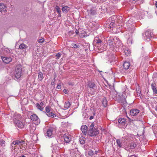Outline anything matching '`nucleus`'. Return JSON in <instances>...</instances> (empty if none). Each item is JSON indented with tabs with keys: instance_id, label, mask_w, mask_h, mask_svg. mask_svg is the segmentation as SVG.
<instances>
[{
	"instance_id": "nucleus-26",
	"label": "nucleus",
	"mask_w": 157,
	"mask_h": 157,
	"mask_svg": "<svg viewBox=\"0 0 157 157\" xmlns=\"http://www.w3.org/2000/svg\"><path fill=\"white\" fill-rule=\"evenodd\" d=\"M43 78V73L41 71L39 72L38 75V79L40 81H41Z\"/></svg>"
},
{
	"instance_id": "nucleus-16",
	"label": "nucleus",
	"mask_w": 157,
	"mask_h": 157,
	"mask_svg": "<svg viewBox=\"0 0 157 157\" xmlns=\"http://www.w3.org/2000/svg\"><path fill=\"white\" fill-rule=\"evenodd\" d=\"M2 59L3 61L6 63H8L12 61V59L10 57H3Z\"/></svg>"
},
{
	"instance_id": "nucleus-57",
	"label": "nucleus",
	"mask_w": 157,
	"mask_h": 157,
	"mask_svg": "<svg viewBox=\"0 0 157 157\" xmlns=\"http://www.w3.org/2000/svg\"><path fill=\"white\" fill-rule=\"evenodd\" d=\"M54 84V82H51V84L52 85H53V84Z\"/></svg>"
},
{
	"instance_id": "nucleus-1",
	"label": "nucleus",
	"mask_w": 157,
	"mask_h": 157,
	"mask_svg": "<svg viewBox=\"0 0 157 157\" xmlns=\"http://www.w3.org/2000/svg\"><path fill=\"white\" fill-rule=\"evenodd\" d=\"M108 41L109 45L112 47H119L121 44L119 39L116 37L110 36L108 39Z\"/></svg>"
},
{
	"instance_id": "nucleus-21",
	"label": "nucleus",
	"mask_w": 157,
	"mask_h": 157,
	"mask_svg": "<svg viewBox=\"0 0 157 157\" xmlns=\"http://www.w3.org/2000/svg\"><path fill=\"white\" fill-rule=\"evenodd\" d=\"M130 66V64L129 62H125L123 65L124 68L125 70L128 69Z\"/></svg>"
},
{
	"instance_id": "nucleus-19",
	"label": "nucleus",
	"mask_w": 157,
	"mask_h": 157,
	"mask_svg": "<svg viewBox=\"0 0 157 157\" xmlns=\"http://www.w3.org/2000/svg\"><path fill=\"white\" fill-rule=\"evenodd\" d=\"M6 6L3 3H0V12H2L3 11L5 12L6 11Z\"/></svg>"
},
{
	"instance_id": "nucleus-36",
	"label": "nucleus",
	"mask_w": 157,
	"mask_h": 157,
	"mask_svg": "<svg viewBox=\"0 0 157 157\" xmlns=\"http://www.w3.org/2000/svg\"><path fill=\"white\" fill-rule=\"evenodd\" d=\"M93 2H95L96 3H100L101 2H103L105 1V0H91Z\"/></svg>"
},
{
	"instance_id": "nucleus-38",
	"label": "nucleus",
	"mask_w": 157,
	"mask_h": 157,
	"mask_svg": "<svg viewBox=\"0 0 157 157\" xmlns=\"http://www.w3.org/2000/svg\"><path fill=\"white\" fill-rule=\"evenodd\" d=\"M124 52L125 55L126 56H128V55L130 54V52L129 50L125 49L124 51Z\"/></svg>"
},
{
	"instance_id": "nucleus-2",
	"label": "nucleus",
	"mask_w": 157,
	"mask_h": 157,
	"mask_svg": "<svg viewBox=\"0 0 157 157\" xmlns=\"http://www.w3.org/2000/svg\"><path fill=\"white\" fill-rule=\"evenodd\" d=\"M116 17L114 16H113L109 18L106 21L107 27L111 29L113 27H114L115 23L116 21Z\"/></svg>"
},
{
	"instance_id": "nucleus-37",
	"label": "nucleus",
	"mask_w": 157,
	"mask_h": 157,
	"mask_svg": "<svg viewBox=\"0 0 157 157\" xmlns=\"http://www.w3.org/2000/svg\"><path fill=\"white\" fill-rule=\"evenodd\" d=\"M72 45L73 47L75 48H78L80 47L79 44L78 43L77 44H73Z\"/></svg>"
},
{
	"instance_id": "nucleus-14",
	"label": "nucleus",
	"mask_w": 157,
	"mask_h": 157,
	"mask_svg": "<svg viewBox=\"0 0 157 157\" xmlns=\"http://www.w3.org/2000/svg\"><path fill=\"white\" fill-rule=\"evenodd\" d=\"M18 146L20 147V148L21 149L20 144V140H16L13 141L12 142V144L11 145V149L14 150L15 149L16 146Z\"/></svg>"
},
{
	"instance_id": "nucleus-23",
	"label": "nucleus",
	"mask_w": 157,
	"mask_h": 157,
	"mask_svg": "<svg viewBox=\"0 0 157 157\" xmlns=\"http://www.w3.org/2000/svg\"><path fill=\"white\" fill-rule=\"evenodd\" d=\"M70 10V8L68 6H64L62 8V11L64 13H67Z\"/></svg>"
},
{
	"instance_id": "nucleus-56",
	"label": "nucleus",
	"mask_w": 157,
	"mask_h": 157,
	"mask_svg": "<svg viewBox=\"0 0 157 157\" xmlns=\"http://www.w3.org/2000/svg\"><path fill=\"white\" fill-rule=\"evenodd\" d=\"M76 33L77 34H78V30H76Z\"/></svg>"
},
{
	"instance_id": "nucleus-50",
	"label": "nucleus",
	"mask_w": 157,
	"mask_h": 157,
	"mask_svg": "<svg viewBox=\"0 0 157 157\" xmlns=\"http://www.w3.org/2000/svg\"><path fill=\"white\" fill-rule=\"evenodd\" d=\"M94 118V117L93 116H90L89 117V119L90 120H91L92 119Z\"/></svg>"
},
{
	"instance_id": "nucleus-44",
	"label": "nucleus",
	"mask_w": 157,
	"mask_h": 157,
	"mask_svg": "<svg viewBox=\"0 0 157 157\" xmlns=\"http://www.w3.org/2000/svg\"><path fill=\"white\" fill-rule=\"evenodd\" d=\"M25 142L24 141L22 140H20V144L21 146H22L24 144H25Z\"/></svg>"
},
{
	"instance_id": "nucleus-51",
	"label": "nucleus",
	"mask_w": 157,
	"mask_h": 157,
	"mask_svg": "<svg viewBox=\"0 0 157 157\" xmlns=\"http://www.w3.org/2000/svg\"><path fill=\"white\" fill-rule=\"evenodd\" d=\"M63 92L65 94H67V92L66 90L64 89L63 90Z\"/></svg>"
},
{
	"instance_id": "nucleus-59",
	"label": "nucleus",
	"mask_w": 157,
	"mask_h": 157,
	"mask_svg": "<svg viewBox=\"0 0 157 157\" xmlns=\"http://www.w3.org/2000/svg\"><path fill=\"white\" fill-rule=\"evenodd\" d=\"M21 157H25V156L24 155H22V156H21Z\"/></svg>"
},
{
	"instance_id": "nucleus-9",
	"label": "nucleus",
	"mask_w": 157,
	"mask_h": 157,
	"mask_svg": "<svg viewBox=\"0 0 157 157\" xmlns=\"http://www.w3.org/2000/svg\"><path fill=\"white\" fill-rule=\"evenodd\" d=\"M99 133V131L97 128H94L92 130H89L88 134L90 136H94L97 135Z\"/></svg>"
},
{
	"instance_id": "nucleus-11",
	"label": "nucleus",
	"mask_w": 157,
	"mask_h": 157,
	"mask_svg": "<svg viewBox=\"0 0 157 157\" xmlns=\"http://www.w3.org/2000/svg\"><path fill=\"white\" fill-rule=\"evenodd\" d=\"M30 118L31 120L35 122V124H38L40 122V119L38 118V116L35 114H34L31 116Z\"/></svg>"
},
{
	"instance_id": "nucleus-25",
	"label": "nucleus",
	"mask_w": 157,
	"mask_h": 157,
	"mask_svg": "<svg viewBox=\"0 0 157 157\" xmlns=\"http://www.w3.org/2000/svg\"><path fill=\"white\" fill-rule=\"evenodd\" d=\"M89 13L92 15H95L96 13V10L95 8L93 7L90 9Z\"/></svg>"
},
{
	"instance_id": "nucleus-33",
	"label": "nucleus",
	"mask_w": 157,
	"mask_h": 157,
	"mask_svg": "<svg viewBox=\"0 0 157 157\" xmlns=\"http://www.w3.org/2000/svg\"><path fill=\"white\" fill-rule=\"evenodd\" d=\"M56 12L59 14V16H61V10L59 6H56L55 7Z\"/></svg>"
},
{
	"instance_id": "nucleus-30",
	"label": "nucleus",
	"mask_w": 157,
	"mask_h": 157,
	"mask_svg": "<svg viewBox=\"0 0 157 157\" xmlns=\"http://www.w3.org/2000/svg\"><path fill=\"white\" fill-rule=\"evenodd\" d=\"M71 105V104L70 102L68 101H67L65 102L64 107L66 109H67L70 107Z\"/></svg>"
},
{
	"instance_id": "nucleus-43",
	"label": "nucleus",
	"mask_w": 157,
	"mask_h": 157,
	"mask_svg": "<svg viewBox=\"0 0 157 157\" xmlns=\"http://www.w3.org/2000/svg\"><path fill=\"white\" fill-rule=\"evenodd\" d=\"M45 110L46 113H49L50 112L49 107V106H47L46 107Z\"/></svg>"
},
{
	"instance_id": "nucleus-17",
	"label": "nucleus",
	"mask_w": 157,
	"mask_h": 157,
	"mask_svg": "<svg viewBox=\"0 0 157 157\" xmlns=\"http://www.w3.org/2000/svg\"><path fill=\"white\" fill-rule=\"evenodd\" d=\"M63 137L65 142L67 143H69L71 140V136L69 135L65 134Z\"/></svg>"
},
{
	"instance_id": "nucleus-31",
	"label": "nucleus",
	"mask_w": 157,
	"mask_h": 157,
	"mask_svg": "<svg viewBox=\"0 0 157 157\" xmlns=\"http://www.w3.org/2000/svg\"><path fill=\"white\" fill-rule=\"evenodd\" d=\"M85 140H86V139L84 137H81L80 138L79 140V141L80 142V143L81 144H84V143H85Z\"/></svg>"
},
{
	"instance_id": "nucleus-29",
	"label": "nucleus",
	"mask_w": 157,
	"mask_h": 157,
	"mask_svg": "<svg viewBox=\"0 0 157 157\" xmlns=\"http://www.w3.org/2000/svg\"><path fill=\"white\" fill-rule=\"evenodd\" d=\"M151 88L153 90L154 94L155 95L157 94V90L155 86L153 84H152L151 85Z\"/></svg>"
},
{
	"instance_id": "nucleus-58",
	"label": "nucleus",
	"mask_w": 157,
	"mask_h": 157,
	"mask_svg": "<svg viewBox=\"0 0 157 157\" xmlns=\"http://www.w3.org/2000/svg\"><path fill=\"white\" fill-rule=\"evenodd\" d=\"M112 42H113V43H114V40H112Z\"/></svg>"
},
{
	"instance_id": "nucleus-15",
	"label": "nucleus",
	"mask_w": 157,
	"mask_h": 157,
	"mask_svg": "<svg viewBox=\"0 0 157 157\" xmlns=\"http://www.w3.org/2000/svg\"><path fill=\"white\" fill-rule=\"evenodd\" d=\"M13 118L14 122L15 120H21L22 116L20 114L16 113L13 114Z\"/></svg>"
},
{
	"instance_id": "nucleus-35",
	"label": "nucleus",
	"mask_w": 157,
	"mask_h": 157,
	"mask_svg": "<svg viewBox=\"0 0 157 157\" xmlns=\"http://www.w3.org/2000/svg\"><path fill=\"white\" fill-rule=\"evenodd\" d=\"M37 108L41 111L43 110L44 109V107H42L39 104L37 103L36 104Z\"/></svg>"
},
{
	"instance_id": "nucleus-24",
	"label": "nucleus",
	"mask_w": 157,
	"mask_h": 157,
	"mask_svg": "<svg viewBox=\"0 0 157 157\" xmlns=\"http://www.w3.org/2000/svg\"><path fill=\"white\" fill-rule=\"evenodd\" d=\"M116 143H117V144L118 145V146L120 147H122L123 146V142L121 141V140L120 139H117L116 140Z\"/></svg>"
},
{
	"instance_id": "nucleus-48",
	"label": "nucleus",
	"mask_w": 157,
	"mask_h": 157,
	"mask_svg": "<svg viewBox=\"0 0 157 157\" xmlns=\"http://www.w3.org/2000/svg\"><path fill=\"white\" fill-rule=\"evenodd\" d=\"M61 86L59 85V84H58L57 85V89H60L61 88Z\"/></svg>"
},
{
	"instance_id": "nucleus-13",
	"label": "nucleus",
	"mask_w": 157,
	"mask_h": 157,
	"mask_svg": "<svg viewBox=\"0 0 157 157\" xmlns=\"http://www.w3.org/2000/svg\"><path fill=\"white\" fill-rule=\"evenodd\" d=\"M140 112V110L137 109H132L130 112V115L132 116H137Z\"/></svg>"
},
{
	"instance_id": "nucleus-40",
	"label": "nucleus",
	"mask_w": 157,
	"mask_h": 157,
	"mask_svg": "<svg viewBox=\"0 0 157 157\" xmlns=\"http://www.w3.org/2000/svg\"><path fill=\"white\" fill-rule=\"evenodd\" d=\"M119 102L120 103H121L123 104H125L126 103V101L125 98L119 101Z\"/></svg>"
},
{
	"instance_id": "nucleus-4",
	"label": "nucleus",
	"mask_w": 157,
	"mask_h": 157,
	"mask_svg": "<svg viewBox=\"0 0 157 157\" xmlns=\"http://www.w3.org/2000/svg\"><path fill=\"white\" fill-rule=\"evenodd\" d=\"M22 68L20 65H17L15 69V76L17 78H19L21 75Z\"/></svg>"
},
{
	"instance_id": "nucleus-18",
	"label": "nucleus",
	"mask_w": 157,
	"mask_h": 157,
	"mask_svg": "<svg viewBox=\"0 0 157 157\" xmlns=\"http://www.w3.org/2000/svg\"><path fill=\"white\" fill-rule=\"evenodd\" d=\"M128 147L132 149L134 148L136 146V143L131 141L130 143L128 144Z\"/></svg>"
},
{
	"instance_id": "nucleus-60",
	"label": "nucleus",
	"mask_w": 157,
	"mask_h": 157,
	"mask_svg": "<svg viewBox=\"0 0 157 157\" xmlns=\"http://www.w3.org/2000/svg\"><path fill=\"white\" fill-rule=\"evenodd\" d=\"M97 153V151H95V153H96V154Z\"/></svg>"
},
{
	"instance_id": "nucleus-49",
	"label": "nucleus",
	"mask_w": 157,
	"mask_h": 157,
	"mask_svg": "<svg viewBox=\"0 0 157 157\" xmlns=\"http://www.w3.org/2000/svg\"><path fill=\"white\" fill-rule=\"evenodd\" d=\"M142 119L141 118H136V119H135V120H138L139 121H141Z\"/></svg>"
},
{
	"instance_id": "nucleus-3",
	"label": "nucleus",
	"mask_w": 157,
	"mask_h": 157,
	"mask_svg": "<svg viewBox=\"0 0 157 157\" xmlns=\"http://www.w3.org/2000/svg\"><path fill=\"white\" fill-rule=\"evenodd\" d=\"M54 128L52 127H48L47 128L44 129V132L45 136L49 138L52 137L53 133L54 132Z\"/></svg>"
},
{
	"instance_id": "nucleus-54",
	"label": "nucleus",
	"mask_w": 157,
	"mask_h": 157,
	"mask_svg": "<svg viewBox=\"0 0 157 157\" xmlns=\"http://www.w3.org/2000/svg\"><path fill=\"white\" fill-rule=\"evenodd\" d=\"M86 36L84 34L83 35H81V36L82 37H84Z\"/></svg>"
},
{
	"instance_id": "nucleus-6",
	"label": "nucleus",
	"mask_w": 157,
	"mask_h": 157,
	"mask_svg": "<svg viewBox=\"0 0 157 157\" xmlns=\"http://www.w3.org/2000/svg\"><path fill=\"white\" fill-rule=\"evenodd\" d=\"M93 43L94 45L97 47L98 49H101V46L103 44L102 40L97 37L95 38Z\"/></svg>"
},
{
	"instance_id": "nucleus-53",
	"label": "nucleus",
	"mask_w": 157,
	"mask_h": 157,
	"mask_svg": "<svg viewBox=\"0 0 157 157\" xmlns=\"http://www.w3.org/2000/svg\"><path fill=\"white\" fill-rule=\"evenodd\" d=\"M128 157H137L135 155H132L131 156H128Z\"/></svg>"
},
{
	"instance_id": "nucleus-55",
	"label": "nucleus",
	"mask_w": 157,
	"mask_h": 157,
	"mask_svg": "<svg viewBox=\"0 0 157 157\" xmlns=\"http://www.w3.org/2000/svg\"><path fill=\"white\" fill-rule=\"evenodd\" d=\"M155 6L157 8V1H156L155 2Z\"/></svg>"
},
{
	"instance_id": "nucleus-10",
	"label": "nucleus",
	"mask_w": 157,
	"mask_h": 157,
	"mask_svg": "<svg viewBox=\"0 0 157 157\" xmlns=\"http://www.w3.org/2000/svg\"><path fill=\"white\" fill-rule=\"evenodd\" d=\"M87 85L90 89H92L91 90L92 91L91 92V94H94L95 92L94 88L96 87V85L95 83L92 82H88L87 83Z\"/></svg>"
},
{
	"instance_id": "nucleus-41",
	"label": "nucleus",
	"mask_w": 157,
	"mask_h": 157,
	"mask_svg": "<svg viewBox=\"0 0 157 157\" xmlns=\"http://www.w3.org/2000/svg\"><path fill=\"white\" fill-rule=\"evenodd\" d=\"M88 154L90 156H92L94 154V153L92 150H90L88 151Z\"/></svg>"
},
{
	"instance_id": "nucleus-42",
	"label": "nucleus",
	"mask_w": 157,
	"mask_h": 157,
	"mask_svg": "<svg viewBox=\"0 0 157 157\" xmlns=\"http://www.w3.org/2000/svg\"><path fill=\"white\" fill-rule=\"evenodd\" d=\"M94 123H92L90 125V126L89 127V130H91L93 129H94Z\"/></svg>"
},
{
	"instance_id": "nucleus-46",
	"label": "nucleus",
	"mask_w": 157,
	"mask_h": 157,
	"mask_svg": "<svg viewBox=\"0 0 157 157\" xmlns=\"http://www.w3.org/2000/svg\"><path fill=\"white\" fill-rule=\"evenodd\" d=\"M39 42L40 43H43L44 41V39H40L39 40Z\"/></svg>"
},
{
	"instance_id": "nucleus-47",
	"label": "nucleus",
	"mask_w": 157,
	"mask_h": 157,
	"mask_svg": "<svg viewBox=\"0 0 157 157\" xmlns=\"http://www.w3.org/2000/svg\"><path fill=\"white\" fill-rule=\"evenodd\" d=\"M138 0H129V1H131L133 3H135Z\"/></svg>"
},
{
	"instance_id": "nucleus-45",
	"label": "nucleus",
	"mask_w": 157,
	"mask_h": 157,
	"mask_svg": "<svg viewBox=\"0 0 157 157\" xmlns=\"http://www.w3.org/2000/svg\"><path fill=\"white\" fill-rule=\"evenodd\" d=\"M5 141L3 140H1L0 141V144H1L2 146H3L4 145Z\"/></svg>"
},
{
	"instance_id": "nucleus-34",
	"label": "nucleus",
	"mask_w": 157,
	"mask_h": 157,
	"mask_svg": "<svg viewBox=\"0 0 157 157\" xmlns=\"http://www.w3.org/2000/svg\"><path fill=\"white\" fill-rule=\"evenodd\" d=\"M5 117L6 119L7 120H11L13 118V117L10 115V113L9 114H6L5 115Z\"/></svg>"
},
{
	"instance_id": "nucleus-8",
	"label": "nucleus",
	"mask_w": 157,
	"mask_h": 157,
	"mask_svg": "<svg viewBox=\"0 0 157 157\" xmlns=\"http://www.w3.org/2000/svg\"><path fill=\"white\" fill-rule=\"evenodd\" d=\"M118 122V126L120 128H124L126 126V121L124 118L119 119Z\"/></svg>"
},
{
	"instance_id": "nucleus-20",
	"label": "nucleus",
	"mask_w": 157,
	"mask_h": 157,
	"mask_svg": "<svg viewBox=\"0 0 157 157\" xmlns=\"http://www.w3.org/2000/svg\"><path fill=\"white\" fill-rule=\"evenodd\" d=\"M87 127L86 125H83L82 126L81 128L82 131L85 135L87 133Z\"/></svg>"
},
{
	"instance_id": "nucleus-27",
	"label": "nucleus",
	"mask_w": 157,
	"mask_h": 157,
	"mask_svg": "<svg viewBox=\"0 0 157 157\" xmlns=\"http://www.w3.org/2000/svg\"><path fill=\"white\" fill-rule=\"evenodd\" d=\"M102 104L103 105V106L105 107H106V106L107 105V99L105 98V97L102 100Z\"/></svg>"
},
{
	"instance_id": "nucleus-5",
	"label": "nucleus",
	"mask_w": 157,
	"mask_h": 157,
	"mask_svg": "<svg viewBox=\"0 0 157 157\" xmlns=\"http://www.w3.org/2000/svg\"><path fill=\"white\" fill-rule=\"evenodd\" d=\"M133 140V138L129 135L124 136L122 138V141L124 144L125 145L128 144Z\"/></svg>"
},
{
	"instance_id": "nucleus-32",
	"label": "nucleus",
	"mask_w": 157,
	"mask_h": 157,
	"mask_svg": "<svg viewBox=\"0 0 157 157\" xmlns=\"http://www.w3.org/2000/svg\"><path fill=\"white\" fill-rule=\"evenodd\" d=\"M46 115L49 117H56V115L53 113L50 112L49 113H46Z\"/></svg>"
},
{
	"instance_id": "nucleus-22",
	"label": "nucleus",
	"mask_w": 157,
	"mask_h": 157,
	"mask_svg": "<svg viewBox=\"0 0 157 157\" xmlns=\"http://www.w3.org/2000/svg\"><path fill=\"white\" fill-rule=\"evenodd\" d=\"M36 129V127L35 126H34L33 124L30 125L29 127V130L30 131V133H33Z\"/></svg>"
},
{
	"instance_id": "nucleus-12",
	"label": "nucleus",
	"mask_w": 157,
	"mask_h": 157,
	"mask_svg": "<svg viewBox=\"0 0 157 157\" xmlns=\"http://www.w3.org/2000/svg\"><path fill=\"white\" fill-rule=\"evenodd\" d=\"M143 36L144 37V38L145 39V40L148 41L147 39H150L152 37V34L150 30H147L146 31L145 34H143Z\"/></svg>"
},
{
	"instance_id": "nucleus-52",
	"label": "nucleus",
	"mask_w": 157,
	"mask_h": 157,
	"mask_svg": "<svg viewBox=\"0 0 157 157\" xmlns=\"http://www.w3.org/2000/svg\"><path fill=\"white\" fill-rule=\"evenodd\" d=\"M40 105L43 106L44 105V103L43 102H41L40 103Z\"/></svg>"
},
{
	"instance_id": "nucleus-62",
	"label": "nucleus",
	"mask_w": 157,
	"mask_h": 157,
	"mask_svg": "<svg viewBox=\"0 0 157 157\" xmlns=\"http://www.w3.org/2000/svg\"><path fill=\"white\" fill-rule=\"evenodd\" d=\"M156 157H157V156H156Z\"/></svg>"
},
{
	"instance_id": "nucleus-39",
	"label": "nucleus",
	"mask_w": 157,
	"mask_h": 157,
	"mask_svg": "<svg viewBox=\"0 0 157 157\" xmlns=\"http://www.w3.org/2000/svg\"><path fill=\"white\" fill-rule=\"evenodd\" d=\"M61 56V54L59 52V53H57L55 56L56 57V59H59L60 58V57Z\"/></svg>"
},
{
	"instance_id": "nucleus-7",
	"label": "nucleus",
	"mask_w": 157,
	"mask_h": 157,
	"mask_svg": "<svg viewBox=\"0 0 157 157\" xmlns=\"http://www.w3.org/2000/svg\"><path fill=\"white\" fill-rule=\"evenodd\" d=\"M14 123L16 126L20 128H23L25 125V121L22 120H15Z\"/></svg>"
},
{
	"instance_id": "nucleus-61",
	"label": "nucleus",
	"mask_w": 157,
	"mask_h": 157,
	"mask_svg": "<svg viewBox=\"0 0 157 157\" xmlns=\"http://www.w3.org/2000/svg\"><path fill=\"white\" fill-rule=\"evenodd\" d=\"M139 94H140V93H139ZM140 95V94H139V95Z\"/></svg>"
},
{
	"instance_id": "nucleus-28",
	"label": "nucleus",
	"mask_w": 157,
	"mask_h": 157,
	"mask_svg": "<svg viewBox=\"0 0 157 157\" xmlns=\"http://www.w3.org/2000/svg\"><path fill=\"white\" fill-rule=\"evenodd\" d=\"M27 48V46L24 44H21L19 46V49L21 50L26 49Z\"/></svg>"
}]
</instances>
